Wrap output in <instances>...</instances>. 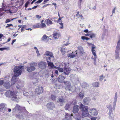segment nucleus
I'll return each mask as SVG.
<instances>
[{
    "label": "nucleus",
    "instance_id": "1",
    "mask_svg": "<svg viewBox=\"0 0 120 120\" xmlns=\"http://www.w3.org/2000/svg\"><path fill=\"white\" fill-rule=\"evenodd\" d=\"M23 69V67L22 66H16L14 68V75L12 77V80L14 83L17 81V77L19 75H21Z\"/></svg>",
    "mask_w": 120,
    "mask_h": 120
},
{
    "label": "nucleus",
    "instance_id": "2",
    "mask_svg": "<svg viewBox=\"0 0 120 120\" xmlns=\"http://www.w3.org/2000/svg\"><path fill=\"white\" fill-rule=\"evenodd\" d=\"M65 66L64 69V72H63V70L60 68V79H62L64 80L65 77L64 75H68V72L71 70L70 68H68L67 67L69 66V64L68 62L67 63H64Z\"/></svg>",
    "mask_w": 120,
    "mask_h": 120
},
{
    "label": "nucleus",
    "instance_id": "3",
    "mask_svg": "<svg viewBox=\"0 0 120 120\" xmlns=\"http://www.w3.org/2000/svg\"><path fill=\"white\" fill-rule=\"evenodd\" d=\"M18 91L17 90H13V91L10 90L7 91L5 93V94L7 97L16 99L17 98V96Z\"/></svg>",
    "mask_w": 120,
    "mask_h": 120
},
{
    "label": "nucleus",
    "instance_id": "4",
    "mask_svg": "<svg viewBox=\"0 0 120 120\" xmlns=\"http://www.w3.org/2000/svg\"><path fill=\"white\" fill-rule=\"evenodd\" d=\"M48 56L46 57V60H53L54 58L52 53L51 52L47 51L46 52L44 55V56Z\"/></svg>",
    "mask_w": 120,
    "mask_h": 120
},
{
    "label": "nucleus",
    "instance_id": "5",
    "mask_svg": "<svg viewBox=\"0 0 120 120\" xmlns=\"http://www.w3.org/2000/svg\"><path fill=\"white\" fill-rule=\"evenodd\" d=\"M63 83L64 85H65V87L66 89V88L67 89L69 90H72L73 87L71 86V83L70 82L64 81Z\"/></svg>",
    "mask_w": 120,
    "mask_h": 120
},
{
    "label": "nucleus",
    "instance_id": "6",
    "mask_svg": "<svg viewBox=\"0 0 120 120\" xmlns=\"http://www.w3.org/2000/svg\"><path fill=\"white\" fill-rule=\"evenodd\" d=\"M71 79L74 83H78L79 82L78 77L76 75H71Z\"/></svg>",
    "mask_w": 120,
    "mask_h": 120
},
{
    "label": "nucleus",
    "instance_id": "7",
    "mask_svg": "<svg viewBox=\"0 0 120 120\" xmlns=\"http://www.w3.org/2000/svg\"><path fill=\"white\" fill-rule=\"evenodd\" d=\"M43 88L42 86H38L35 90V93L37 94H42L43 91Z\"/></svg>",
    "mask_w": 120,
    "mask_h": 120
},
{
    "label": "nucleus",
    "instance_id": "8",
    "mask_svg": "<svg viewBox=\"0 0 120 120\" xmlns=\"http://www.w3.org/2000/svg\"><path fill=\"white\" fill-rule=\"evenodd\" d=\"M90 113L92 116H96L98 114V112L95 109L93 108L91 109L89 111Z\"/></svg>",
    "mask_w": 120,
    "mask_h": 120
},
{
    "label": "nucleus",
    "instance_id": "9",
    "mask_svg": "<svg viewBox=\"0 0 120 120\" xmlns=\"http://www.w3.org/2000/svg\"><path fill=\"white\" fill-rule=\"evenodd\" d=\"M82 117L83 118H84L85 117H89L91 116L90 115L88 110L84 111L82 112Z\"/></svg>",
    "mask_w": 120,
    "mask_h": 120
},
{
    "label": "nucleus",
    "instance_id": "10",
    "mask_svg": "<svg viewBox=\"0 0 120 120\" xmlns=\"http://www.w3.org/2000/svg\"><path fill=\"white\" fill-rule=\"evenodd\" d=\"M47 64L45 62H41L39 64V67L42 69H45L46 68Z\"/></svg>",
    "mask_w": 120,
    "mask_h": 120
},
{
    "label": "nucleus",
    "instance_id": "11",
    "mask_svg": "<svg viewBox=\"0 0 120 120\" xmlns=\"http://www.w3.org/2000/svg\"><path fill=\"white\" fill-rule=\"evenodd\" d=\"M68 57H70V58H73L75 57H78V56L77 54V53L76 52H74L72 53L68 54Z\"/></svg>",
    "mask_w": 120,
    "mask_h": 120
},
{
    "label": "nucleus",
    "instance_id": "12",
    "mask_svg": "<svg viewBox=\"0 0 120 120\" xmlns=\"http://www.w3.org/2000/svg\"><path fill=\"white\" fill-rule=\"evenodd\" d=\"M47 108L49 109L52 110L55 107V105L52 102H50L47 105Z\"/></svg>",
    "mask_w": 120,
    "mask_h": 120
},
{
    "label": "nucleus",
    "instance_id": "13",
    "mask_svg": "<svg viewBox=\"0 0 120 120\" xmlns=\"http://www.w3.org/2000/svg\"><path fill=\"white\" fill-rule=\"evenodd\" d=\"M90 45H92V47L91 51L93 54L94 56L95 57L96 56V55L95 53V51L94 49H96V46L93 44H92L91 43H89Z\"/></svg>",
    "mask_w": 120,
    "mask_h": 120
},
{
    "label": "nucleus",
    "instance_id": "14",
    "mask_svg": "<svg viewBox=\"0 0 120 120\" xmlns=\"http://www.w3.org/2000/svg\"><path fill=\"white\" fill-rule=\"evenodd\" d=\"M79 107L78 105H74L73 108V112L74 113H77L78 112Z\"/></svg>",
    "mask_w": 120,
    "mask_h": 120
},
{
    "label": "nucleus",
    "instance_id": "15",
    "mask_svg": "<svg viewBox=\"0 0 120 120\" xmlns=\"http://www.w3.org/2000/svg\"><path fill=\"white\" fill-rule=\"evenodd\" d=\"M5 105L3 103L0 104V112H3L4 113L5 111Z\"/></svg>",
    "mask_w": 120,
    "mask_h": 120
},
{
    "label": "nucleus",
    "instance_id": "16",
    "mask_svg": "<svg viewBox=\"0 0 120 120\" xmlns=\"http://www.w3.org/2000/svg\"><path fill=\"white\" fill-rule=\"evenodd\" d=\"M80 108L81 110L82 111H84L88 110V107L83 105L81 103L80 104Z\"/></svg>",
    "mask_w": 120,
    "mask_h": 120
},
{
    "label": "nucleus",
    "instance_id": "17",
    "mask_svg": "<svg viewBox=\"0 0 120 120\" xmlns=\"http://www.w3.org/2000/svg\"><path fill=\"white\" fill-rule=\"evenodd\" d=\"M3 86L6 89H8L10 88L11 86L10 82L8 81L4 82Z\"/></svg>",
    "mask_w": 120,
    "mask_h": 120
},
{
    "label": "nucleus",
    "instance_id": "18",
    "mask_svg": "<svg viewBox=\"0 0 120 120\" xmlns=\"http://www.w3.org/2000/svg\"><path fill=\"white\" fill-rule=\"evenodd\" d=\"M22 108L18 105H16L15 107L13 109V111L15 112L17 110H22Z\"/></svg>",
    "mask_w": 120,
    "mask_h": 120
},
{
    "label": "nucleus",
    "instance_id": "19",
    "mask_svg": "<svg viewBox=\"0 0 120 120\" xmlns=\"http://www.w3.org/2000/svg\"><path fill=\"white\" fill-rule=\"evenodd\" d=\"M17 11V8L14 6H12L9 10V12L11 13H14L16 12Z\"/></svg>",
    "mask_w": 120,
    "mask_h": 120
},
{
    "label": "nucleus",
    "instance_id": "20",
    "mask_svg": "<svg viewBox=\"0 0 120 120\" xmlns=\"http://www.w3.org/2000/svg\"><path fill=\"white\" fill-rule=\"evenodd\" d=\"M36 68L34 67L31 66L28 67L27 68V71L29 72H31L35 70Z\"/></svg>",
    "mask_w": 120,
    "mask_h": 120
},
{
    "label": "nucleus",
    "instance_id": "21",
    "mask_svg": "<svg viewBox=\"0 0 120 120\" xmlns=\"http://www.w3.org/2000/svg\"><path fill=\"white\" fill-rule=\"evenodd\" d=\"M72 116V114L71 115H69L68 113L67 114L64 120H71V116Z\"/></svg>",
    "mask_w": 120,
    "mask_h": 120
},
{
    "label": "nucleus",
    "instance_id": "22",
    "mask_svg": "<svg viewBox=\"0 0 120 120\" xmlns=\"http://www.w3.org/2000/svg\"><path fill=\"white\" fill-rule=\"evenodd\" d=\"M119 52L120 50H116L115 54L116 59H118L119 58Z\"/></svg>",
    "mask_w": 120,
    "mask_h": 120
},
{
    "label": "nucleus",
    "instance_id": "23",
    "mask_svg": "<svg viewBox=\"0 0 120 120\" xmlns=\"http://www.w3.org/2000/svg\"><path fill=\"white\" fill-rule=\"evenodd\" d=\"M45 22H46V24L48 26H49L52 24V22L49 19H46L45 20Z\"/></svg>",
    "mask_w": 120,
    "mask_h": 120
},
{
    "label": "nucleus",
    "instance_id": "24",
    "mask_svg": "<svg viewBox=\"0 0 120 120\" xmlns=\"http://www.w3.org/2000/svg\"><path fill=\"white\" fill-rule=\"evenodd\" d=\"M48 65L51 68H56V67L55 66L53 63L52 62H49L48 63Z\"/></svg>",
    "mask_w": 120,
    "mask_h": 120
},
{
    "label": "nucleus",
    "instance_id": "25",
    "mask_svg": "<svg viewBox=\"0 0 120 120\" xmlns=\"http://www.w3.org/2000/svg\"><path fill=\"white\" fill-rule=\"evenodd\" d=\"M88 33L89 34L90 37L91 38H94L95 37L96 35L92 31H89L88 32Z\"/></svg>",
    "mask_w": 120,
    "mask_h": 120
},
{
    "label": "nucleus",
    "instance_id": "26",
    "mask_svg": "<svg viewBox=\"0 0 120 120\" xmlns=\"http://www.w3.org/2000/svg\"><path fill=\"white\" fill-rule=\"evenodd\" d=\"M99 83L98 82H93L92 84V86L94 87H99Z\"/></svg>",
    "mask_w": 120,
    "mask_h": 120
},
{
    "label": "nucleus",
    "instance_id": "27",
    "mask_svg": "<svg viewBox=\"0 0 120 120\" xmlns=\"http://www.w3.org/2000/svg\"><path fill=\"white\" fill-rule=\"evenodd\" d=\"M41 24L39 23H36L33 26V27L34 28H37L41 27Z\"/></svg>",
    "mask_w": 120,
    "mask_h": 120
},
{
    "label": "nucleus",
    "instance_id": "28",
    "mask_svg": "<svg viewBox=\"0 0 120 120\" xmlns=\"http://www.w3.org/2000/svg\"><path fill=\"white\" fill-rule=\"evenodd\" d=\"M120 40L119 39L117 43L116 49L120 50Z\"/></svg>",
    "mask_w": 120,
    "mask_h": 120
},
{
    "label": "nucleus",
    "instance_id": "29",
    "mask_svg": "<svg viewBox=\"0 0 120 120\" xmlns=\"http://www.w3.org/2000/svg\"><path fill=\"white\" fill-rule=\"evenodd\" d=\"M112 109H109V115L110 116V118H112L113 117V115L112 113Z\"/></svg>",
    "mask_w": 120,
    "mask_h": 120
},
{
    "label": "nucleus",
    "instance_id": "30",
    "mask_svg": "<svg viewBox=\"0 0 120 120\" xmlns=\"http://www.w3.org/2000/svg\"><path fill=\"white\" fill-rule=\"evenodd\" d=\"M23 4V3L22 2H18L17 3L16 5H15V6H17V8H20Z\"/></svg>",
    "mask_w": 120,
    "mask_h": 120
},
{
    "label": "nucleus",
    "instance_id": "31",
    "mask_svg": "<svg viewBox=\"0 0 120 120\" xmlns=\"http://www.w3.org/2000/svg\"><path fill=\"white\" fill-rule=\"evenodd\" d=\"M78 48L80 51V54H82L84 53V52L82 47L81 46L79 47H78Z\"/></svg>",
    "mask_w": 120,
    "mask_h": 120
},
{
    "label": "nucleus",
    "instance_id": "32",
    "mask_svg": "<svg viewBox=\"0 0 120 120\" xmlns=\"http://www.w3.org/2000/svg\"><path fill=\"white\" fill-rule=\"evenodd\" d=\"M81 70V68L79 67H76L74 69V70L77 72H79Z\"/></svg>",
    "mask_w": 120,
    "mask_h": 120
},
{
    "label": "nucleus",
    "instance_id": "33",
    "mask_svg": "<svg viewBox=\"0 0 120 120\" xmlns=\"http://www.w3.org/2000/svg\"><path fill=\"white\" fill-rule=\"evenodd\" d=\"M117 92H116L115 93V97L114 99V102H116L117 100Z\"/></svg>",
    "mask_w": 120,
    "mask_h": 120
},
{
    "label": "nucleus",
    "instance_id": "34",
    "mask_svg": "<svg viewBox=\"0 0 120 120\" xmlns=\"http://www.w3.org/2000/svg\"><path fill=\"white\" fill-rule=\"evenodd\" d=\"M117 92H116L115 93V97L114 99V102H116L117 100Z\"/></svg>",
    "mask_w": 120,
    "mask_h": 120
},
{
    "label": "nucleus",
    "instance_id": "35",
    "mask_svg": "<svg viewBox=\"0 0 120 120\" xmlns=\"http://www.w3.org/2000/svg\"><path fill=\"white\" fill-rule=\"evenodd\" d=\"M105 76H104L103 74L99 76V81H100L101 82L103 79L105 78Z\"/></svg>",
    "mask_w": 120,
    "mask_h": 120
},
{
    "label": "nucleus",
    "instance_id": "36",
    "mask_svg": "<svg viewBox=\"0 0 120 120\" xmlns=\"http://www.w3.org/2000/svg\"><path fill=\"white\" fill-rule=\"evenodd\" d=\"M53 36L55 39L58 38H59V34L57 33H56L53 34Z\"/></svg>",
    "mask_w": 120,
    "mask_h": 120
},
{
    "label": "nucleus",
    "instance_id": "37",
    "mask_svg": "<svg viewBox=\"0 0 120 120\" xmlns=\"http://www.w3.org/2000/svg\"><path fill=\"white\" fill-rule=\"evenodd\" d=\"M89 98H85L83 100V102L84 104H86V103L89 100Z\"/></svg>",
    "mask_w": 120,
    "mask_h": 120
},
{
    "label": "nucleus",
    "instance_id": "38",
    "mask_svg": "<svg viewBox=\"0 0 120 120\" xmlns=\"http://www.w3.org/2000/svg\"><path fill=\"white\" fill-rule=\"evenodd\" d=\"M79 95L81 98H83L84 95L83 92L82 91H81L79 94Z\"/></svg>",
    "mask_w": 120,
    "mask_h": 120
},
{
    "label": "nucleus",
    "instance_id": "39",
    "mask_svg": "<svg viewBox=\"0 0 120 120\" xmlns=\"http://www.w3.org/2000/svg\"><path fill=\"white\" fill-rule=\"evenodd\" d=\"M56 98V96L54 95H52L51 96V98L53 101L55 100Z\"/></svg>",
    "mask_w": 120,
    "mask_h": 120
},
{
    "label": "nucleus",
    "instance_id": "40",
    "mask_svg": "<svg viewBox=\"0 0 120 120\" xmlns=\"http://www.w3.org/2000/svg\"><path fill=\"white\" fill-rule=\"evenodd\" d=\"M82 117L81 116H76L75 118V120H81Z\"/></svg>",
    "mask_w": 120,
    "mask_h": 120
},
{
    "label": "nucleus",
    "instance_id": "41",
    "mask_svg": "<svg viewBox=\"0 0 120 120\" xmlns=\"http://www.w3.org/2000/svg\"><path fill=\"white\" fill-rule=\"evenodd\" d=\"M47 37H48L47 36L46 34H44L41 38L42 40L43 41L47 39Z\"/></svg>",
    "mask_w": 120,
    "mask_h": 120
},
{
    "label": "nucleus",
    "instance_id": "42",
    "mask_svg": "<svg viewBox=\"0 0 120 120\" xmlns=\"http://www.w3.org/2000/svg\"><path fill=\"white\" fill-rule=\"evenodd\" d=\"M60 51L63 55L64 54H65V50L64 48L61 49L60 50Z\"/></svg>",
    "mask_w": 120,
    "mask_h": 120
},
{
    "label": "nucleus",
    "instance_id": "43",
    "mask_svg": "<svg viewBox=\"0 0 120 120\" xmlns=\"http://www.w3.org/2000/svg\"><path fill=\"white\" fill-rule=\"evenodd\" d=\"M60 105H62L63 104H61V103H64L65 101V100L63 99H60Z\"/></svg>",
    "mask_w": 120,
    "mask_h": 120
},
{
    "label": "nucleus",
    "instance_id": "44",
    "mask_svg": "<svg viewBox=\"0 0 120 120\" xmlns=\"http://www.w3.org/2000/svg\"><path fill=\"white\" fill-rule=\"evenodd\" d=\"M116 102H113V106L112 107V109L114 110L115 109V108L116 105Z\"/></svg>",
    "mask_w": 120,
    "mask_h": 120
},
{
    "label": "nucleus",
    "instance_id": "45",
    "mask_svg": "<svg viewBox=\"0 0 120 120\" xmlns=\"http://www.w3.org/2000/svg\"><path fill=\"white\" fill-rule=\"evenodd\" d=\"M4 80H0V86H1L2 85H4Z\"/></svg>",
    "mask_w": 120,
    "mask_h": 120
},
{
    "label": "nucleus",
    "instance_id": "46",
    "mask_svg": "<svg viewBox=\"0 0 120 120\" xmlns=\"http://www.w3.org/2000/svg\"><path fill=\"white\" fill-rule=\"evenodd\" d=\"M77 103V101L76 100H74L73 101L72 103V104L74 105H76Z\"/></svg>",
    "mask_w": 120,
    "mask_h": 120
},
{
    "label": "nucleus",
    "instance_id": "47",
    "mask_svg": "<svg viewBox=\"0 0 120 120\" xmlns=\"http://www.w3.org/2000/svg\"><path fill=\"white\" fill-rule=\"evenodd\" d=\"M7 25L5 27L7 28L9 27L10 26H13V25L12 24H7Z\"/></svg>",
    "mask_w": 120,
    "mask_h": 120
},
{
    "label": "nucleus",
    "instance_id": "48",
    "mask_svg": "<svg viewBox=\"0 0 120 120\" xmlns=\"http://www.w3.org/2000/svg\"><path fill=\"white\" fill-rule=\"evenodd\" d=\"M69 107V105L68 104H67L65 107V109L66 110H68V108Z\"/></svg>",
    "mask_w": 120,
    "mask_h": 120
},
{
    "label": "nucleus",
    "instance_id": "49",
    "mask_svg": "<svg viewBox=\"0 0 120 120\" xmlns=\"http://www.w3.org/2000/svg\"><path fill=\"white\" fill-rule=\"evenodd\" d=\"M29 4V2L28 1H27L25 3V7L26 8H27L28 5V4Z\"/></svg>",
    "mask_w": 120,
    "mask_h": 120
},
{
    "label": "nucleus",
    "instance_id": "50",
    "mask_svg": "<svg viewBox=\"0 0 120 120\" xmlns=\"http://www.w3.org/2000/svg\"><path fill=\"white\" fill-rule=\"evenodd\" d=\"M36 18H37L39 19L41 18V15H37L36 16Z\"/></svg>",
    "mask_w": 120,
    "mask_h": 120
},
{
    "label": "nucleus",
    "instance_id": "51",
    "mask_svg": "<svg viewBox=\"0 0 120 120\" xmlns=\"http://www.w3.org/2000/svg\"><path fill=\"white\" fill-rule=\"evenodd\" d=\"M11 20H10L9 19H7L6 21H5V23H7L11 21Z\"/></svg>",
    "mask_w": 120,
    "mask_h": 120
},
{
    "label": "nucleus",
    "instance_id": "52",
    "mask_svg": "<svg viewBox=\"0 0 120 120\" xmlns=\"http://www.w3.org/2000/svg\"><path fill=\"white\" fill-rule=\"evenodd\" d=\"M41 27L42 28L45 27L46 26L45 24L44 23H42L41 24Z\"/></svg>",
    "mask_w": 120,
    "mask_h": 120
},
{
    "label": "nucleus",
    "instance_id": "53",
    "mask_svg": "<svg viewBox=\"0 0 120 120\" xmlns=\"http://www.w3.org/2000/svg\"><path fill=\"white\" fill-rule=\"evenodd\" d=\"M43 0H39L37 1L35 3H37V4H39L41 3Z\"/></svg>",
    "mask_w": 120,
    "mask_h": 120
},
{
    "label": "nucleus",
    "instance_id": "54",
    "mask_svg": "<svg viewBox=\"0 0 120 120\" xmlns=\"http://www.w3.org/2000/svg\"><path fill=\"white\" fill-rule=\"evenodd\" d=\"M36 52L37 54V56H39L40 55V54L39 53V51L38 50H37L36 51Z\"/></svg>",
    "mask_w": 120,
    "mask_h": 120
},
{
    "label": "nucleus",
    "instance_id": "55",
    "mask_svg": "<svg viewBox=\"0 0 120 120\" xmlns=\"http://www.w3.org/2000/svg\"><path fill=\"white\" fill-rule=\"evenodd\" d=\"M97 99V98L95 96H94L92 98L93 100L95 101Z\"/></svg>",
    "mask_w": 120,
    "mask_h": 120
},
{
    "label": "nucleus",
    "instance_id": "56",
    "mask_svg": "<svg viewBox=\"0 0 120 120\" xmlns=\"http://www.w3.org/2000/svg\"><path fill=\"white\" fill-rule=\"evenodd\" d=\"M97 119L96 117H92L91 118V120H96Z\"/></svg>",
    "mask_w": 120,
    "mask_h": 120
},
{
    "label": "nucleus",
    "instance_id": "57",
    "mask_svg": "<svg viewBox=\"0 0 120 120\" xmlns=\"http://www.w3.org/2000/svg\"><path fill=\"white\" fill-rule=\"evenodd\" d=\"M63 28V25L62 23H60V29H62Z\"/></svg>",
    "mask_w": 120,
    "mask_h": 120
},
{
    "label": "nucleus",
    "instance_id": "58",
    "mask_svg": "<svg viewBox=\"0 0 120 120\" xmlns=\"http://www.w3.org/2000/svg\"><path fill=\"white\" fill-rule=\"evenodd\" d=\"M58 15L59 17V18L56 21V22H59L60 21V14L59 13H58Z\"/></svg>",
    "mask_w": 120,
    "mask_h": 120
},
{
    "label": "nucleus",
    "instance_id": "59",
    "mask_svg": "<svg viewBox=\"0 0 120 120\" xmlns=\"http://www.w3.org/2000/svg\"><path fill=\"white\" fill-rule=\"evenodd\" d=\"M16 40V39H14L11 42V44L13 45V43H14V42Z\"/></svg>",
    "mask_w": 120,
    "mask_h": 120
},
{
    "label": "nucleus",
    "instance_id": "60",
    "mask_svg": "<svg viewBox=\"0 0 120 120\" xmlns=\"http://www.w3.org/2000/svg\"><path fill=\"white\" fill-rule=\"evenodd\" d=\"M81 39H82L84 40L85 39L86 37L84 36H82L81 37Z\"/></svg>",
    "mask_w": 120,
    "mask_h": 120
},
{
    "label": "nucleus",
    "instance_id": "61",
    "mask_svg": "<svg viewBox=\"0 0 120 120\" xmlns=\"http://www.w3.org/2000/svg\"><path fill=\"white\" fill-rule=\"evenodd\" d=\"M116 9V8H115L112 11V14L114 13L115 12V10Z\"/></svg>",
    "mask_w": 120,
    "mask_h": 120
},
{
    "label": "nucleus",
    "instance_id": "62",
    "mask_svg": "<svg viewBox=\"0 0 120 120\" xmlns=\"http://www.w3.org/2000/svg\"><path fill=\"white\" fill-rule=\"evenodd\" d=\"M79 12H78V13L76 15V16L78 17V18H79V16L80 15L79 14Z\"/></svg>",
    "mask_w": 120,
    "mask_h": 120
},
{
    "label": "nucleus",
    "instance_id": "63",
    "mask_svg": "<svg viewBox=\"0 0 120 120\" xmlns=\"http://www.w3.org/2000/svg\"><path fill=\"white\" fill-rule=\"evenodd\" d=\"M22 27L23 28L26 29V25H22Z\"/></svg>",
    "mask_w": 120,
    "mask_h": 120
},
{
    "label": "nucleus",
    "instance_id": "64",
    "mask_svg": "<svg viewBox=\"0 0 120 120\" xmlns=\"http://www.w3.org/2000/svg\"><path fill=\"white\" fill-rule=\"evenodd\" d=\"M16 87L18 89H20V86L18 85L16 86Z\"/></svg>",
    "mask_w": 120,
    "mask_h": 120
}]
</instances>
